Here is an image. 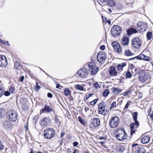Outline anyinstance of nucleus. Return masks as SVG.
<instances>
[{"mask_svg": "<svg viewBox=\"0 0 153 153\" xmlns=\"http://www.w3.org/2000/svg\"><path fill=\"white\" fill-rule=\"evenodd\" d=\"M115 137L118 140L122 141L126 139L127 135L124 129H120L117 130Z\"/></svg>", "mask_w": 153, "mask_h": 153, "instance_id": "f257e3e1", "label": "nucleus"}, {"mask_svg": "<svg viewBox=\"0 0 153 153\" xmlns=\"http://www.w3.org/2000/svg\"><path fill=\"white\" fill-rule=\"evenodd\" d=\"M7 117L10 121L14 122L17 119V114L15 111H9L7 112Z\"/></svg>", "mask_w": 153, "mask_h": 153, "instance_id": "f03ea898", "label": "nucleus"}, {"mask_svg": "<svg viewBox=\"0 0 153 153\" xmlns=\"http://www.w3.org/2000/svg\"><path fill=\"white\" fill-rule=\"evenodd\" d=\"M44 133L45 137L48 139L52 138L53 137L55 134L54 130L51 128H47L44 131Z\"/></svg>", "mask_w": 153, "mask_h": 153, "instance_id": "7ed1b4c3", "label": "nucleus"}, {"mask_svg": "<svg viewBox=\"0 0 153 153\" xmlns=\"http://www.w3.org/2000/svg\"><path fill=\"white\" fill-rule=\"evenodd\" d=\"M98 113L104 115H106L108 112L105 107V102H101L99 105L98 106Z\"/></svg>", "mask_w": 153, "mask_h": 153, "instance_id": "20e7f679", "label": "nucleus"}, {"mask_svg": "<svg viewBox=\"0 0 153 153\" xmlns=\"http://www.w3.org/2000/svg\"><path fill=\"white\" fill-rule=\"evenodd\" d=\"M121 27L117 25H115L112 27L111 30V34L114 37L119 35L121 32Z\"/></svg>", "mask_w": 153, "mask_h": 153, "instance_id": "39448f33", "label": "nucleus"}, {"mask_svg": "<svg viewBox=\"0 0 153 153\" xmlns=\"http://www.w3.org/2000/svg\"><path fill=\"white\" fill-rule=\"evenodd\" d=\"M119 123V119L117 116L112 117L109 122V125L111 128H114L117 126Z\"/></svg>", "mask_w": 153, "mask_h": 153, "instance_id": "423d86ee", "label": "nucleus"}, {"mask_svg": "<svg viewBox=\"0 0 153 153\" xmlns=\"http://www.w3.org/2000/svg\"><path fill=\"white\" fill-rule=\"evenodd\" d=\"M131 45L135 48H138L141 46V41L138 37L134 38L131 41Z\"/></svg>", "mask_w": 153, "mask_h": 153, "instance_id": "0eeeda50", "label": "nucleus"}, {"mask_svg": "<svg viewBox=\"0 0 153 153\" xmlns=\"http://www.w3.org/2000/svg\"><path fill=\"white\" fill-rule=\"evenodd\" d=\"M88 71L85 68H83L78 71L77 75L80 78H84L88 75Z\"/></svg>", "mask_w": 153, "mask_h": 153, "instance_id": "6e6552de", "label": "nucleus"}, {"mask_svg": "<svg viewBox=\"0 0 153 153\" xmlns=\"http://www.w3.org/2000/svg\"><path fill=\"white\" fill-rule=\"evenodd\" d=\"M140 81L142 83H144L150 79V75L148 73H143L140 74L139 76Z\"/></svg>", "mask_w": 153, "mask_h": 153, "instance_id": "1a4fd4ad", "label": "nucleus"}, {"mask_svg": "<svg viewBox=\"0 0 153 153\" xmlns=\"http://www.w3.org/2000/svg\"><path fill=\"white\" fill-rule=\"evenodd\" d=\"M147 25L146 23L141 22H139L137 25V29L139 31L143 32L146 30Z\"/></svg>", "mask_w": 153, "mask_h": 153, "instance_id": "9d476101", "label": "nucleus"}, {"mask_svg": "<svg viewBox=\"0 0 153 153\" xmlns=\"http://www.w3.org/2000/svg\"><path fill=\"white\" fill-rule=\"evenodd\" d=\"M106 56L105 53L103 51L99 52L97 56V59L98 61L102 63V62L104 61L106 59Z\"/></svg>", "mask_w": 153, "mask_h": 153, "instance_id": "9b49d317", "label": "nucleus"}, {"mask_svg": "<svg viewBox=\"0 0 153 153\" xmlns=\"http://www.w3.org/2000/svg\"><path fill=\"white\" fill-rule=\"evenodd\" d=\"M9 120H4L3 123L4 127L7 130L11 129L13 128V125Z\"/></svg>", "mask_w": 153, "mask_h": 153, "instance_id": "f8f14e48", "label": "nucleus"}, {"mask_svg": "<svg viewBox=\"0 0 153 153\" xmlns=\"http://www.w3.org/2000/svg\"><path fill=\"white\" fill-rule=\"evenodd\" d=\"M51 120L48 117H46L41 120L40 124L42 127L47 126L50 123Z\"/></svg>", "mask_w": 153, "mask_h": 153, "instance_id": "ddd939ff", "label": "nucleus"}, {"mask_svg": "<svg viewBox=\"0 0 153 153\" xmlns=\"http://www.w3.org/2000/svg\"><path fill=\"white\" fill-rule=\"evenodd\" d=\"M7 62L6 57L3 55H0V66L4 67L7 65Z\"/></svg>", "mask_w": 153, "mask_h": 153, "instance_id": "4468645a", "label": "nucleus"}, {"mask_svg": "<svg viewBox=\"0 0 153 153\" xmlns=\"http://www.w3.org/2000/svg\"><path fill=\"white\" fill-rule=\"evenodd\" d=\"M112 45L114 51L118 53H120L121 51V49L120 45L116 42H114L112 43Z\"/></svg>", "mask_w": 153, "mask_h": 153, "instance_id": "2eb2a0df", "label": "nucleus"}, {"mask_svg": "<svg viewBox=\"0 0 153 153\" xmlns=\"http://www.w3.org/2000/svg\"><path fill=\"white\" fill-rule=\"evenodd\" d=\"M92 63H90L89 64V67L90 70H91V74L95 75L98 71L99 68L98 67H95L94 65H92Z\"/></svg>", "mask_w": 153, "mask_h": 153, "instance_id": "dca6fc26", "label": "nucleus"}, {"mask_svg": "<svg viewBox=\"0 0 153 153\" xmlns=\"http://www.w3.org/2000/svg\"><path fill=\"white\" fill-rule=\"evenodd\" d=\"M109 74L111 76H116L117 74L116 68L114 66H111L108 69Z\"/></svg>", "mask_w": 153, "mask_h": 153, "instance_id": "f3484780", "label": "nucleus"}, {"mask_svg": "<svg viewBox=\"0 0 153 153\" xmlns=\"http://www.w3.org/2000/svg\"><path fill=\"white\" fill-rule=\"evenodd\" d=\"M52 110L53 108L52 107L45 105L44 107L41 110V111L44 113H50L52 111Z\"/></svg>", "mask_w": 153, "mask_h": 153, "instance_id": "a211bd4d", "label": "nucleus"}, {"mask_svg": "<svg viewBox=\"0 0 153 153\" xmlns=\"http://www.w3.org/2000/svg\"><path fill=\"white\" fill-rule=\"evenodd\" d=\"M138 113L137 112H134L132 114L133 119L134 120L135 126L138 127L139 125L138 121L137 120Z\"/></svg>", "mask_w": 153, "mask_h": 153, "instance_id": "6ab92c4d", "label": "nucleus"}, {"mask_svg": "<svg viewBox=\"0 0 153 153\" xmlns=\"http://www.w3.org/2000/svg\"><path fill=\"white\" fill-rule=\"evenodd\" d=\"M150 140L149 136L145 135L142 137L141 139V141L143 144H146L148 143Z\"/></svg>", "mask_w": 153, "mask_h": 153, "instance_id": "aec40b11", "label": "nucleus"}, {"mask_svg": "<svg viewBox=\"0 0 153 153\" xmlns=\"http://www.w3.org/2000/svg\"><path fill=\"white\" fill-rule=\"evenodd\" d=\"M129 42V38L126 36H123L122 39L121 43L123 45H127Z\"/></svg>", "mask_w": 153, "mask_h": 153, "instance_id": "412c9836", "label": "nucleus"}, {"mask_svg": "<svg viewBox=\"0 0 153 153\" xmlns=\"http://www.w3.org/2000/svg\"><path fill=\"white\" fill-rule=\"evenodd\" d=\"M92 124L95 127L98 126L100 124L99 119L98 118H94L92 121Z\"/></svg>", "mask_w": 153, "mask_h": 153, "instance_id": "4be33fe9", "label": "nucleus"}, {"mask_svg": "<svg viewBox=\"0 0 153 153\" xmlns=\"http://www.w3.org/2000/svg\"><path fill=\"white\" fill-rule=\"evenodd\" d=\"M127 34L128 35H130L134 33H137V31L136 29L133 28H131L128 29L127 31Z\"/></svg>", "mask_w": 153, "mask_h": 153, "instance_id": "5701e85b", "label": "nucleus"}, {"mask_svg": "<svg viewBox=\"0 0 153 153\" xmlns=\"http://www.w3.org/2000/svg\"><path fill=\"white\" fill-rule=\"evenodd\" d=\"M125 146L123 144H120L118 145L117 148V151L120 152H123L125 150Z\"/></svg>", "mask_w": 153, "mask_h": 153, "instance_id": "b1692460", "label": "nucleus"}, {"mask_svg": "<svg viewBox=\"0 0 153 153\" xmlns=\"http://www.w3.org/2000/svg\"><path fill=\"white\" fill-rule=\"evenodd\" d=\"M112 92L114 94H117L121 92L122 90L118 88H112L111 89Z\"/></svg>", "mask_w": 153, "mask_h": 153, "instance_id": "393cba45", "label": "nucleus"}, {"mask_svg": "<svg viewBox=\"0 0 153 153\" xmlns=\"http://www.w3.org/2000/svg\"><path fill=\"white\" fill-rule=\"evenodd\" d=\"M107 3L108 5L110 7H114L116 5V2L114 0H108Z\"/></svg>", "mask_w": 153, "mask_h": 153, "instance_id": "a878e982", "label": "nucleus"}, {"mask_svg": "<svg viewBox=\"0 0 153 153\" xmlns=\"http://www.w3.org/2000/svg\"><path fill=\"white\" fill-rule=\"evenodd\" d=\"M126 65V64L123 62L119 64L117 66L118 70L120 71H121L123 70V68Z\"/></svg>", "mask_w": 153, "mask_h": 153, "instance_id": "bb28decb", "label": "nucleus"}, {"mask_svg": "<svg viewBox=\"0 0 153 153\" xmlns=\"http://www.w3.org/2000/svg\"><path fill=\"white\" fill-rule=\"evenodd\" d=\"M60 117L57 116H55L54 118V121L56 125L57 126H59L61 125V122L59 119Z\"/></svg>", "mask_w": 153, "mask_h": 153, "instance_id": "cd10ccee", "label": "nucleus"}, {"mask_svg": "<svg viewBox=\"0 0 153 153\" xmlns=\"http://www.w3.org/2000/svg\"><path fill=\"white\" fill-rule=\"evenodd\" d=\"M135 125L134 123H131L130 125V129H131V135H132L134 133H135V131L136 130L134 129V126Z\"/></svg>", "mask_w": 153, "mask_h": 153, "instance_id": "c85d7f7f", "label": "nucleus"}, {"mask_svg": "<svg viewBox=\"0 0 153 153\" xmlns=\"http://www.w3.org/2000/svg\"><path fill=\"white\" fill-rule=\"evenodd\" d=\"M6 113V111L4 108H0V118H2L4 116Z\"/></svg>", "mask_w": 153, "mask_h": 153, "instance_id": "c756f323", "label": "nucleus"}, {"mask_svg": "<svg viewBox=\"0 0 153 153\" xmlns=\"http://www.w3.org/2000/svg\"><path fill=\"white\" fill-rule=\"evenodd\" d=\"M137 152L138 153H146V151L144 148L141 146L138 147Z\"/></svg>", "mask_w": 153, "mask_h": 153, "instance_id": "7c9ffc66", "label": "nucleus"}, {"mask_svg": "<svg viewBox=\"0 0 153 153\" xmlns=\"http://www.w3.org/2000/svg\"><path fill=\"white\" fill-rule=\"evenodd\" d=\"M133 53L131 51L129 50H126L125 51L124 54L127 56H132Z\"/></svg>", "mask_w": 153, "mask_h": 153, "instance_id": "2f4dec72", "label": "nucleus"}, {"mask_svg": "<svg viewBox=\"0 0 153 153\" xmlns=\"http://www.w3.org/2000/svg\"><path fill=\"white\" fill-rule=\"evenodd\" d=\"M14 68L16 69H19L21 68L20 63L18 62H14Z\"/></svg>", "mask_w": 153, "mask_h": 153, "instance_id": "473e14b6", "label": "nucleus"}, {"mask_svg": "<svg viewBox=\"0 0 153 153\" xmlns=\"http://www.w3.org/2000/svg\"><path fill=\"white\" fill-rule=\"evenodd\" d=\"M64 92L65 95L66 96L69 95L71 94V92L70 90L67 88H65L64 89Z\"/></svg>", "mask_w": 153, "mask_h": 153, "instance_id": "72a5a7b5", "label": "nucleus"}, {"mask_svg": "<svg viewBox=\"0 0 153 153\" xmlns=\"http://www.w3.org/2000/svg\"><path fill=\"white\" fill-rule=\"evenodd\" d=\"M142 59L146 61H149L150 59V57L146 56L142 54Z\"/></svg>", "mask_w": 153, "mask_h": 153, "instance_id": "f704fd0d", "label": "nucleus"}, {"mask_svg": "<svg viewBox=\"0 0 153 153\" xmlns=\"http://www.w3.org/2000/svg\"><path fill=\"white\" fill-rule=\"evenodd\" d=\"M152 35V33L151 32H147L146 34V36L147 39L148 40H150L151 38Z\"/></svg>", "mask_w": 153, "mask_h": 153, "instance_id": "c9c22d12", "label": "nucleus"}, {"mask_svg": "<svg viewBox=\"0 0 153 153\" xmlns=\"http://www.w3.org/2000/svg\"><path fill=\"white\" fill-rule=\"evenodd\" d=\"M132 150L133 151H134V150H135V151L137 152L136 150V149H138V147L139 146L137 144H132ZM135 151H134V152Z\"/></svg>", "mask_w": 153, "mask_h": 153, "instance_id": "e433bc0d", "label": "nucleus"}, {"mask_svg": "<svg viewBox=\"0 0 153 153\" xmlns=\"http://www.w3.org/2000/svg\"><path fill=\"white\" fill-rule=\"evenodd\" d=\"M75 88L78 90L80 91H83V88L81 86L79 85H77L75 86Z\"/></svg>", "mask_w": 153, "mask_h": 153, "instance_id": "4c0bfd02", "label": "nucleus"}, {"mask_svg": "<svg viewBox=\"0 0 153 153\" xmlns=\"http://www.w3.org/2000/svg\"><path fill=\"white\" fill-rule=\"evenodd\" d=\"M109 91L108 89H106L103 93V96L104 97H107L109 94Z\"/></svg>", "mask_w": 153, "mask_h": 153, "instance_id": "58836bf2", "label": "nucleus"}, {"mask_svg": "<svg viewBox=\"0 0 153 153\" xmlns=\"http://www.w3.org/2000/svg\"><path fill=\"white\" fill-rule=\"evenodd\" d=\"M0 42L2 44L10 46V44H9L8 42L7 41H5L0 39Z\"/></svg>", "mask_w": 153, "mask_h": 153, "instance_id": "ea45409f", "label": "nucleus"}, {"mask_svg": "<svg viewBox=\"0 0 153 153\" xmlns=\"http://www.w3.org/2000/svg\"><path fill=\"white\" fill-rule=\"evenodd\" d=\"M142 54H140L139 55L136 56L134 58H133L132 59H130V60H132L133 59H134V58H136L137 59H139V60H141L142 59Z\"/></svg>", "mask_w": 153, "mask_h": 153, "instance_id": "a19ab883", "label": "nucleus"}, {"mask_svg": "<svg viewBox=\"0 0 153 153\" xmlns=\"http://www.w3.org/2000/svg\"><path fill=\"white\" fill-rule=\"evenodd\" d=\"M98 100V99H96L94 100H93V101H91L90 102V104L91 105H94L96 103V102Z\"/></svg>", "mask_w": 153, "mask_h": 153, "instance_id": "79ce46f5", "label": "nucleus"}, {"mask_svg": "<svg viewBox=\"0 0 153 153\" xmlns=\"http://www.w3.org/2000/svg\"><path fill=\"white\" fill-rule=\"evenodd\" d=\"M126 76L127 78H130L132 76V74L130 71H128L126 73Z\"/></svg>", "mask_w": 153, "mask_h": 153, "instance_id": "37998d69", "label": "nucleus"}, {"mask_svg": "<svg viewBox=\"0 0 153 153\" xmlns=\"http://www.w3.org/2000/svg\"><path fill=\"white\" fill-rule=\"evenodd\" d=\"M98 139L99 140H105L107 139V137L105 135L103 137L100 136L98 138Z\"/></svg>", "mask_w": 153, "mask_h": 153, "instance_id": "c03bdc74", "label": "nucleus"}, {"mask_svg": "<svg viewBox=\"0 0 153 153\" xmlns=\"http://www.w3.org/2000/svg\"><path fill=\"white\" fill-rule=\"evenodd\" d=\"M4 146L3 145L2 141L0 140V150H2L4 149Z\"/></svg>", "mask_w": 153, "mask_h": 153, "instance_id": "a18cd8bd", "label": "nucleus"}, {"mask_svg": "<svg viewBox=\"0 0 153 153\" xmlns=\"http://www.w3.org/2000/svg\"><path fill=\"white\" fill-rule=\"evenodd\" d=\"M78 120H79V122L82 124H84L85 123L80 116H79L78 117Z\"/></svg>", "mask_w": 153, "mask_h": 153, "instance_id": "49530a36", "label": "nucleus"}, {"mask_svg": "<svg viewBox=\"0 0 153 153\" xmlns=\"http://www.w3.org/2000/svg\"><path fill=\"white\" fill-rule=\"evenodd\" d=\"M3 94L6 96H8L10 95V92L8 91H6L3 92Z\"/></svg>", "mask_w": 153, "mask_h": 153, "instance_id": "de8ad7c7", "label": "nucleus"}, {"mask_svg": "<svg viewBox=\"0 0 153 153\" xmlns=\"http://www.w3.org/2000/svg\"><path fill=\"white\" fill-rule=\"evenodd\" d=\"M28 122H27L26 125L24 126V129L25 131H27L28 130Z\"/></svg>", "mask_w": 153, "mask_h": 153, "instance_id": "09e8293b", "label": "nucleus"}, {"mask_svg": "<svg viewBox=\"0 0 153 153\" xmlns=\"http://www.w3.org/2000/svg\"><path fill=\"white\" fill-rule=\"evenodd\" d=\"M36 86L35 87V89L36 91H38L40 88V86L38 85V82L36 83Z\"/></svg>", "mask_w": 153, "mask_h": 153, "instance_id": "8fccbe9b", "label": "nucleus"}, {"mask_svg": "<svg viewBox=\"0 0 153 153\" xmlns=\"http://www.w3.org/2000/svg\"><path fill=\"white\" fill-rule=\"evenodd\" d=\"M131 91L130 90L126 92H125L123 94V95L125 96H126L128 95V94H131Z\"/></svg>", "mask_w": 153, "mask_h": 153, "instance_id": "3c124183", "label": "nucleus"}, {"mask_svg": "<svg viewBox=\"0 0 153 153\" xmlns=\"http://www.w3.org/2000/svg\"><path fill=\"white\" fill-rule=\"evenodd\" d=\"M3 94V90L0 87V98L2 97Z\"/></svg>", "mask_w": 153, "mask_h": 153, "instance_id": "603ef678", "label": "nucleus"}, {"mask_svg": "<svg viewBox=\"0 0 153 153\" xmlns=\"http://www.w3.org/2000/svg\"><path fill=\"white\" fill-rule=\"evenodd\" d=\"M116 106V103L115 102H113L111 104L110 106V108H112L115 107Z\"/></svg>", "mask_w": 153, "mask_h": 153, "instance_id": "864d4df0", "label": "nucleus"}, {"mask_svg": "<svg viewBox=\"0 0 153 153\" xmlns=\"http://www.w3.org/2000/svg\"><path fill=\"white\" fill-rule=\"evenodd\" d=\"M93 94L92 93H90L86 97V99L88 100L90 97L92 96Z\"/></svg>", "mask_w": 153, "mask_h": 153, "instance_id": "5fc2aeb1", "label": "nucleus"}, {"mask_svg": "<svg viewBox=\"0 0 153 153\" xmlns=\"http://www.w3.org/2000/svg\"><path fill=\"white\" fill-rule=\"evenodd\" d=\"M131 102L130 101H128L127 102L126 104V105L125 106V109H127L128 108L129 105H130Z\"/></svg>", "mask_w": 153, "mask_h": 153, "instance_id": "6e6d98bb", "label": "nucleus"}, {"mask_svg": "<svg viewBox=\"0 0 153 153\" xmlns=\"http://www.w3.org/2000/svg\"><path fill=\"white\" fill-rule=\"evenodd\" d=\"M54 82L56 84V88H59V89H61V88H59L60 87V84H57V82H56L55 80H54ZM61 88L62 87L61 86Z\"/></svg>", "mask_w": 153, "mask_h": 153, "instance_id": "4d7b16f0", "label": "nucleus"}, {"mask_svg": "<svg viewBox=\"0 0 153 153\" xmlns=\"http://www.w3.org/2000/svg\"><path fill=\"white\" fill-rule=\"evenodd\" d=\"M38 115H36L33 118V120H34L36 122L38 120Z\"/></svg>", "mask_w": 153, "mask_h": 153, "instance_id": "13d9d810", "label": "nucleus"}, {"mask_svg": "<svg viewBox=\"0 0 153 153\" xmlns=\"http://www.w3.org/2000/svg\"><path fill=\"white\" fill-rule=\"evenodd\" d=\"M106 0H98L97 1L100 4H102L103 2H105Z\"/></svg>", "mask_w": 153, "mask_h": 153, "instance_id": "bf43d9fd", "label": "nucleus"}, {"mask_svg": "<svg viewBox=\"0 0 153 153\" xmlns=\"http://www.w3.org/2000/svg\"><path fill=\"white\" fill-rule=\"evenodd\" d=\"M47 96L48 97L51 98L53 97V95L52 94L50 93H48L47 94Z\"/></svg>", "mask_w": 153, "mask_h": 153, "instance_id": "052dcab7", "label": "nucleus"}, {"mask_svg": "<svg viewBox=\"0 0 153 153\" xmlns=\"http://www.w3.org/2000/svg\"><path fill=\"white\" fill-rule=\"evenodd\" d=\"M143 97V94L141 93H140L138 95V97L139 98L141 99Z\"/></svg>", "mask_w": 153, "mask_h": 153, "instance_id": "680f3d73", "label": "nucleus"}, {"mask_svg": "<svg viewBox=\"0 0 153 153\" xmlns=\"http://www.w3.org/2000/svg\"><path fill=\"white\" fill-rule=\"evenodd\" d=\"M100 49L101 50H103L105 49V46L104 45H102L100 47Z\"/></svg>", "mask_w": 153, "mask_h": 153, "instance_id": "e2e57ef3", "label": "nucleus"}, {"mask_svg": "<svg viewBox=\"0 0 153 153\" xmlns=\"http://www.w3.org/2000/svg\"><path fill=\"white\" fill-rule=\"evenodd\" d=\"M73 144L74 146V147H75L78 145V143L77 142L75 141L73 143Z\"/></svg>", "mask_w": 153, "mask_h": 153, "instance_id": "0e129e2a", "label": "nucleus"}, {"mask_svg": "<svg viewBox=\"0 0 153 153\" xmlns=\"http://www.w3.org/2000/svg\"><path fill=\"white\" fill-rule=\"evenodd\" d=\"M24 76H22L20 78V81L22 82L24 80Z\"/></svg>", "mask_w": 153, "mask_h": 153, "instance_id": "69168bd1", "label": "nucleus"}, {"mask_svg": "<svg viewBox=\"0 0 153 153\" xmlns=\"http://www.w3.org/2000/svg\"><path fill=\"white\" fill-rule=\"evenodd\" d=\"M14 90V88L11 87L9 91L11 92H13Z\"/></svg>", "mask_w": 153, "mask_h": 153, "instance_id": "338daca9", "label": "nucleus"}, {"mask_svg": "<svg viewBox=\"0 0 153 153\" xmlns=\"http://www.w3.org/2000/svg\"><path fill=\"white\" fill-rule=\"evenodd\" d=\"M94 87L97 88L99 85V84L97 83H95L94 84Z\"/></svg>", "mask_w": 153, "mask_h": 153, "instance_id": "774afa93", "label": "nucleus"}]
</instances>
